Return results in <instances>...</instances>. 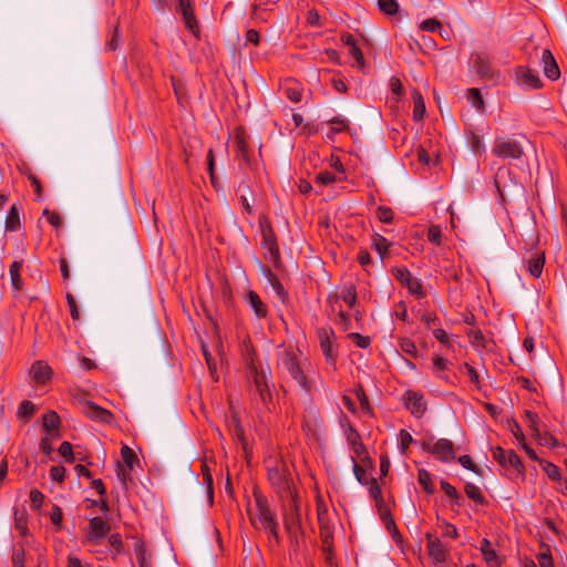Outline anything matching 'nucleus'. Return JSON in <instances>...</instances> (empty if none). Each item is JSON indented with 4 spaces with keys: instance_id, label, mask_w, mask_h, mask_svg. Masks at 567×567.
<instances>
[{
    "instance_id": "f257e3e1",
    "label": "nucleus",
    "mask_w": 567,
    "mask_h": 567,
    "mask_svg": "<svg viewBox=\"0 0 567 567\" xmlns=\"http://www.w3.org/2000/svg\"><path fill=\"white\" fill-rule=\"evenodd\" d=\"M309 367L310 363L307 360L300 361L291 349H285L279 355V371L290 377L307 393L311 391L310 382L307 379Z\"/></svg>"
},
{
    "instance_id": "f03ea898",
    "label": "nucleus",
    "mask_w": 567,
    "mask_h": 567,
    "mask_svg": "<svg viewBox=\"0 0 567 567\" xmlns=\"http://www.w3.org/2000/svg\"><path fill=\"white\" fill-rule=\"evenodd\" d=\"M254 498L255 506L248 508L250 523L254 527H260L268 530L276 543H278V524L269 508L267 498L257 491L254 492Z\"/></svg>"
},
{
    "instance_id": "7ed1b4c3",
    "label": "nucleus",
    "mask_w": 567,
    "mask_h": 567,
    "mask_svg": "<svg viewBox=\"0 0 567 567\" xmlns=\"http://www.w3.org/2000/svg\"><path fill=\"white\" fill-rule=\"evenodd\" d=\"M268 480L282 503L286 502V497H291L292 494L297 493L291 473L284 463H278L269 468Z\"/></svg>"
},
{
    "instance_id": "20e7f679",
    "label": "nucleus",
    "mask_w": 567,
    "mask_h": 567,
    "mask_svg": "<svg viewBox=\"0 0 567 567\" xmlns=\"http://www.w3.org/2000/svg\"><path fill=\"white\" fill-rule=\"evenodd\" d=\"M258 225L262 238L261 248L264 249V256L266 259L277 264L280 259V250L271 223L266 215H260L258 218Z\"/></svg>"
},
{
    "instance_id": "39448f33",
    "label": "nucleus",
    "mask_w": 567,
    "mask_h": 567,
    "mask_svg": "<svg viewBox=\"0 0 567 567\" xmlns=\"http://www.w3.org/2000/svg\"><path fill=\"white\" fill-rule=\"evenodd\" d=\"M285 508V526L288 533H296L300 528L301 514H300V498L297 493L292 494L291 497H286V502L282 503Z\"/></svg>"
},
{
    "instance_id": "423d86ee",
    "label": "nucleus",
    "mask_w": 567,
    "mask_h": 567,
    "mask_svg": "<svg viewBox=\"0 0 567 567\" xmlns=\"http://www.w3.org/2000/svg\"><path fill=\"white\" fill-rule=\"evenodd\" d=\"M422 449L433 454L443 463H450L455 460L454 444L447 439H440L434 444L424 442Z\"/></svg>"
},
{
    "instance_id": "0eeeda50",
    "label": "nucleus",
    "mask_w": 567,
    "mask_h": 567,
    "mask_svg": "<svg viewBox=\"0 0 567 567\" xmlns=\"http://www.w3.org/2000/svg\"><path fill=\"white\" fill-rule=\"evenodd\" d=\"M493 153L495 156L501 158H513L517 159L523 155L522 145L512 138L499 137L496 138L495 145L493 147Z\"/></svg>"
},
{
    "instance_id": "6e6552de",
    "label": "nucleus",
    "mask_w": 567,
    "mask_h": 567,
    "mask_svg": "<svg viewBox=\"0 0 567 567\" xmlns=\"http://www.w3.org/2000/svg\"><path fill=\"white\" fill-rule=\"evenodd\" d=\"M473 68L483 79L496 81L499 76V72L493 68L489 56L483 52L474 55Z\"/></svg>"
},
{
    "instance_id": "1a4fd4ad",
    "label": "nucleus",
    "mask_w": 567,
    "mask_h": 567,
    "mask_svg": "<svg viewBox=\"0 0 567 567\" xmlns=\"http://www.w3.org/2000/svg\"><path fill=\"white\" fill-rule=\"evenodd\" d=\"M427 555L434 565H442L447 560L450 550L439 538H433L431 534H426Z\"/></svg>"
},
{
    "instance_id": "9d476101",
    "label": "nucleus",
    "mask_w": 567,
    "mask_h": 567,
    "mask_svg": "<svg viewBox=\"0 0 567 567\" xmlns=\"http://www.w3.org/2000/svg\"><path fill=\"white\" fill-rule=\"evenodd\" d=\"M83 413L91 420L105 424H111L114 421V415L111 411L99 406L92 401L83 402Z\"/></svg>"
},
{
    "instance_id": "9b49d317",
    "label": "nucleus",
    "mask_w": 567,
    "mask_h": 567,
    "mask_svg": "<svg viewBox=\"0 0 567 567\" xmlns=\"http://www.w3.org/2000/svg\"><path fill=\"white\" fill-rule=\"evenodd\" d=\"M177 11L182 14L186 28L197 37L199 33V27L194 14L192 1L178 0Z\"/></svg>"
},
{
    "instance_id": "f8f14e48",
    "label": "nucleus",
    "mask_w": 567,
    "mask_h": 567,
    "mask_svg": "<svg viewBox=\"0 0 567 567\" xmlns=\"http://www.w3.org/2000/svg\"><path fill=\"white\" fill-rule=\"evenodd\" d=\"M395 279L404 284L409 291L413 295L423 296V289L420 281L412 276L409 269L406 268H395L392 270Z\"/></svg>"
},
{
    "instance_id": "ddd939ff",
    "label": "nucleus",
    "mask_w": 567,
    "mask_h": 567,
    "mask_svg": "<svg viewBox=\"0 0 567 567\" xmlns=\"http://www.w3.org/2000/svg\"><path fill=\"white\" fill-rule=\"evenodd\" d=\"M405 406L411 411V413L421 417L426 411V402L422 393L415 391H406L404 394Z\"/></svg>"
},
{
    "instance_id": "4468645a",
    "label": "nucleus",
    "mask_w": 567,
    "mask_h": 567,
    "mask_svg": "<svg viewBox=\"0 0 567 567\" xmlns=\"http://www.w3.org/2000/svg\"><path fill=\"white\" fill-rule=\"evenodd\" d=\"M493 457L502 466H511L516 468L517 471H522L524 468L520 458L512 450L505 451L502 447H496L493 450Z\"/></svg>"
},
{
    "instance_id": "2eb2a0df",
    "label": "nucleus",
    "mask_w": 567,
    "mask_h": 567,
    "mask_svg": "<svg viewBox=\"0 0 567 567\" xmlns=\"http://www.w3.org/2000/svg\"><path fill=\"white\" fill-rule=\"evenodd\" d=\"M516 79L519 83L530 89L542 87V80L538 74L527 66H518L515 71Z\"/></svg>"
},
{
    "instance_id": "dca6fc26",
    "label": "nucleus",
    "mask_w": 567,
    "mask_h": 567,
    "mask_svg": "<svg viewBox=\"0 0 567 567\" xmlns=\"http://www.w3.org/2000/svg\"><path fill=\"white\" fill-rule=\"evenodd\" d=\"M110 530V525L101 517H93L90 519L87 539L90 542H97L103 538Z\"/></svg>"
},
{
    "instance_id": "f3484780",
    "label": "nucleus",
    "mask_w": 567,
    "mask_h": 567,
    "mask_svg": "<svg viewBox=\"0 0 567 567\" xmlns=\"http://www.w3.org/2000/svg\"><path fill=\"white\" fill-rule=\"evenodd\" d=\"M32 379L38 384L47 383L52 377L51 368L43 361H37L30 369Z\"/></svg>"
},
{
    "instance_id": "a211bd4d",
    "label": "nucleus",
    "mask_w": 567,
    "mask_h": 567,
    "mask_svg": "<svg viewBox=\"0 0 567 567\" xmlns=\"http://www.w3.org/2000/svg\"><path fill=\"white\" fill-rule=\"evenodd\" d=\"M246 302L252 309L258 319H264L268 315V308L260 297L252 290H249L245 298Z\"/></svg>"
},
{
    "instance_id": "6ab92c4d",
    "label": "nucleus",
    "mask_w": 567,
    "mask_h": 567,
    "mask_svg": "<svg viewBox=\"0 0 567 567\" xmlns=\"http://www.w3.org/2000/svg\"><path fill=\"white\" fill-rule=\"evenodd\" d=\"M247 374L254 386L269 383V369H265L260 363L248 368Z\"/></svg>"
},
{
    "instance_id": "aec40b11",
    "label": "nucleus",
    "mask_w": 567,
    "mask_h": 567,
    "mask_svg": "<svg viewBox=\"0 0 567 567\" xmlns=\"http://www.w3.org/2000/svg\"><path fill=\"white\" fill-rule=\"evenodd\" d=\"M542 61L544 63L545 75L550 80H557L560 75V71L554 55L548 49L543 50Z\"/></svg>"
},
{
    "instance_id": "412c9836",
    "label": "nucleus",
    "mask_w": 567,
    "mask_h": 567,
    "mask_svg": "<svg viewBox=\"0 0 567 567\" xmlns=\"http://www.w3.org/2000/svg\"><path fill=\"white\" fill-rule=\"evenodd\" d=\"M235 144L237 156L246 163H249L248 156V143L243 128H236L235 131Z\"/></svg>"
},
{
    "instance_id": "4be33fe9",
    "label": "nucleus",
    "mask_w": 567,
    "mask_h": 567,
    "mask_svg": "<svg viewBox=\"0 0 567 567\" xmlns=\"http://www.w3.org/2000/svg\"><path fill=\"white\" fill-rule=\"evenodd\" d=\"M545 264V255L543 252H536L532 255L527 260V270L535 277L539 278Z\"/></svg>"
},
{
    "instance_id": "5701e85b",
    "label": "nucleus",
    "mask_w": 567,
    "mask_h": 567,
    "mask_svg": "<svg viewBox=\"0 0 567 567\" xmlns=\"http://www.w3.org/2000/svg\"><path fill=\"white\" fill-rule=\"evenodd\" d=\"M264 275L267 278L268 284L271 286V288L278 296V298L281 301H285L288 295L278 277L270 269L264 270Z\"/></svg>"
},
{
    "instance_id": "b1692460",
    "label": "nucleus",
    "mask_w": 567,
    "mask_h": 567,
    "mask_svg": "<svg viewBox=\"0 0 567 567\" xmlns=\"http://www.w3.org/2000/svg\"><path fill=\"white\" fill-rule=\"evenodd\" d=\"M240 349H241V355H243L245 364H246V369L250 368L251 365L259 364V362L256 359L255 349L249 339H245L243 341Z\"/></svg>"
},
{
    "instance_id": "393cba45",
    "label": "nucleus",
    "mask_w": 567,
    "mask_h": 567,
    "mask_svg": "<svg viewBox=\"0 0 567 567\" xmlns=\"http://www.w3.org/2000/svg\"><path fill=\"white\" fill-rule=\"evenodd\" d=\"M371 246L374 249L381 259H384L389 248L391 247V243L380 234H373L371 237Z\"/></svg>"
},
{
    "instance_id": "a878e982",
    "label": "nucleus",
    "mask_w": 567,
    "mask_h": 567,
    "mask_svg": "<svg viewBox=\"0 0 567 567\" xmlns=\"http://www.w3.org/2000/svg\"><path fill=\"white\" fill-rule=\"evenodd\" d=\"M22 261H13L9 267L11 286L14 291H20L22 288V280L20 277V270L22 268Z\"/></svg>"
},
{
    "instance_id": "bb28decb",
    "label": "nucleus",
    "mask_w": 567,
    "mask_h": 567,
    "mask_svg": "<svg viewBox=\"0 0 567 567\" xmlns=\"http://www.w3.org/2000/svg\"><path fill=\"white\" fill-rule=\"evenodd\" d=\"M21 221H20V215L19 209L16 205H12L8 212L7 218H6V229L9 231H16L20 228Z\"/></svg>"
},
{
    "instance_id": "cd10ccee",
    "label": "nucleus",
    "mask_w": 567,
    "mask_h": 567,
    "mask_svg": "<svg viewBox=\"0 0 567 567\" xmlns=\"http://www.w3.org/2000/svg\"><path fill=\"white\" fill-rule=\"evenodd\" d=\"M413 120L421 121L425 114V104L424 100L419 91H413Z\"/></svg>"
},
{
    "instance_id": "c85d7f7f",
    "label": "nucleus",
    "mask_w": 567,
    "mask_h": 567,
    "mask_svg": "<svg viewBox=\"0 0 567 567\" xmlns=\"http://www.w3.org/2000/svg\"><path fill=\"white\" fill-rule=\"evenodd\" d=\"M254 388H255L256 393L259 396V400H260L262 406L266 410H270V408L272 405V394H271V390H270V384L266 383L265 385L254 386Z\"/></svg>"
},
{
    "instance_id": "c756f323",
    "label": "nucleus",
    "mask_w": 567,
    "mask_h": 567,
    "mask_svg": "<svg viewBox=\"0 0 567 567\" xmlns=\"http://www.w3.org/2000/svg\"><path fill=\"white\" fill-rule=\"evenodd\" d=\"M43 429L47 432L58 431L60 426V416L55 411H49L42 416Z\"/></svg>"
},
{
    "instance_id": "7c9ffc66",
    "label": "nucleus",
    "mask_w": 567,
    "mask_h": 567,
    "mask_svg": "<svg viewBox=\"0 0 567 567\" xmlns=\"http://www.w3.org/2000/svg\"><path fill=\"white\" fill-rule=\"evenodd\" d=\"M481 551H482V555L487 564H489V565L498 564V558H497L496 551L493 548L492 543L487 538H484L481 542Z\"/></svg>"
},
{
    "instance_id": "2f4dec72",
    "label": "nucleus",
    "mask_w": 567,
    "mask_h": 567,
    "mask_svg": "<svg viewBox=\"0 0 567 567\" xmlns=\"http://www.w3.org/2000/svg\"><path fill=\"white\" fill-rule=\"evenodd\" d=\"M450 367V362L447 359L441 357V355H434L433 357V372L435 375L443 380H449L447 377L441 374V372L447 370Z\"/></svg>"
},
{
    "instance_id": "473e14b6",
    "label": "nucleus",
    "mask_w": 567,
    "mask_h": 567,
    "mask_svg": "<svg viewBox=\"0 0 567 567\" xmlns=\"http://www.w3.org/2000/svg\"><path fill=\"white\" fill-rule=\"evenodd\" d=\"M464 491L468 498H471L475 503L484 504L485 498H484L483 494L481 493V489L478 488V486H476L473 483H466L464 486Z\"/></svg>"
},
{
    "instance_id": "72a5a7b5",
    "label": "nucleus",
    "mask_w": 567,
    "mask_h": 567,
    "mask_svg": "<svg viewBox=\"0 0 567 567\" xmlns=\"http://www.w3.org/2000/svg\"><path fill=\"white\" fill-rule=\"evenodd\" d=\"M341 298L350 308H352L357 302V290L354 285L349 284L344 286L341 292Z\"/></svg>"
},
{
    "instance_id": "f704fd0d",
    "label": "nucleus",
    "mask_w": 567,
    "mask_h": 567,
    "mask_svg": "<svg viewBox=\"0 0 567 567\" xmlns=\"http://www.w3.org/2000/svg\"><path fill=\"white\" fill-rule=\"evenodd\" d=\"M319 338H320V347L323 352V354L327 357V359L332 360V346L329 339V334L327 330H320L319 331Z\"/></svg>"
},
{
    "instance_id": "c9c22d12",
    "label": "nucleus",
    "mask_w": 567,
    "mask_h": 567,
    "mask_svg": "<svg viewBox=\"0 0 567 567\" xmlns=\"http://www.w3.org/2000/svg\"><path fill=\"white\" fill-rule=\"evenodd\" d=\"M35 413V405L29 401L24 400L20 403L18 408V417L29 420Z\"/></svg>"
},
{
    "instance_id": "e433bc0d",
    "label": "nucleus",
    "mask_w": 567,
    "mask_h": 567,
    "mask_svg": "<svg viewBox=\"0 0 567 567\" xmlns=\"http://www.w3.org/2000/svg\"><path fill=\"white\" fill-rule=\"evenodd\" d=\"M121 456H122L124 464L127 466L128 470H133L134 464L138 462L136 454L127 445L122 446Z\"/></svg>"
},
{
    "instance_id": "4c0bfd02",
    "label": "nucleus",
    "mask_w": 567,
    "mask_h": 567,
    "mask_svg": "<svg viewBox=\"0 0 567 567\" xmlns=\"http://www.w3.org/2000/svg\"><path fill=\"white\" fill-rule=\"evenodd\" d=\"M417 481H419V484L424 488V491L427 494H432L434 492L433 484L431 481V475L426 470H424V468L419 470Z\"/></svg>"
},
{
    "instance_id": "58836bf2",
    "label": "nucleus",
    "mask_w": 567,
    "mask_h": 567,
    "mask_svg": "<svg viewBox=\"0 0 567 567\" xmlns=\"http://www.w3.org/2000/svg\"><path fill=\"white\" fill-rule=\"evenodd\" d=\"M284 92H285V95L291 102L298 103L301 101L302 92H301V89L299 87V85H297L296 83L286 85L284 89Z\"/></svg>"
},
{
    "instance_id": "ea45409f",
    "label": "nucleus",
    "mask_w": 567,
    "mask_h": 567,
    "mask_svg": "<svg viewBox=\"0 0 567 567\" xmlns=\"http://www.w3.org/2000/svg\"><path fill=\"white\" fill-rule=\"evenodd\" d=\"M379 508L381 519L384 522L386 529L393 532V537L396 538V536H399V532L390 512L388 509H383L381 506H379Z\"/></svg>"
},
{
    "instance_id": "a19ab883",
    "label": "nucleus",
    "mask_w": 567,
    "mask_h": 567,
    "mask_svg": "<svg viewBox=\"0 0 567 567\" xmlns=\"http://www.w3.org/2000/svg\"><path fill=\"white\" fill-rule=\"evenodd\" d=\"M466 334H467L470 342L473 347L485 348V338L481 330L471 329L467 331Z\"/></svg>"
},
{
    "instance_id": "79ce46f5",
    "label": "nucleus",
    "mask_w": 567,
    "mask_h": 567,
    "mask_svg": "<svg viewBox=\"0 0 567 567\" xmlns=\"http://www.w3.org/2000/svg\"><path fill=\"white\" fill-rule=\"evenodd\" d=\"M378 6L379 9L388 16H393L399 11V4L396 0H379Z\"/></svg>"
},
{
    "instance_id": "37998d69",
    "label": "nucleus",
    "mask_w": 567,
    "mask_h": 567,
    "mask_svg": "<svg viewBox=\"0 0 567 567\" xmlns=\"http://www.w3.org/2000/svg\"><path fill=\"white\" fill-rule=\"evenodd\" d=\"M377 217L378 219L381 221V223H384V224H390L393 221V218H394V213L392 210V208L390 207H386V206H379L377 208Z\"/></svg>"
},
{
    "instance_id": "c03bdc74",
    "label": "nucleus",
    "mask_w": 567,
    "mask_h": 567,
    "mask_svg": "<svg viewBox=\"0 0 567 567\" xmlns=\"http://www.w3.org/2000/svg\"><path fill=\"white\" fill-rule=\"evenodd\" d=\"M427 239L430 243L435 245H441L442 243V231L440 226L431 225L427 229Z\"/></svg>"
},
{
    "instance_id": "a18cd8bd",
    "label": "nucleus",
    "mask_w": 567,
    "mask_h": 567,
    "mask_svg": "<svg viewBox=\"0 0 567 567\" xmlns=\"http://www.w3.org/2000/svg\"><path fill=\"white\" fill-rule=\"evenodd\" d=\"M467 97L471 101L473 106H475L478 110H483L484 101H483V97H482L478 89H474V87L470 89Z\"/></svg>"
},
{
    "instance_id": "49530a36",
    "label": "nucleus",
    "mask_w": 567,
    "mask_h": 567,
    "mask_svg": "<svg viewBox=\"0 0 567 567\" xmlns=\"http://www.w3.org/2000/svg\"><path fill=\"white\" fill-rule=\"evenodd\" d=\"M400 349L404 353L410 354L412 357H416V354H417V349H416L415 343L411 339H408V338H403L400 340Z\"/></svg>"
},
{
    "instance_id": "de8ad7c7",
    "label": "nucleus",
    "mask_w": 567,
    "mask_h": 567,
    "mask_svg": "<svg viewBox=\"0 0 567 567\" xmlns=\"http://www.w3.org/2000/svg\"><path fill=\"white\" fill-rule=\"evenodd\" d=\"M60 455L68 463L74 462V454L72 451V445L69 442H63L59 447Z\"/></svg>"
},
{
    "instance_id": "09e8293b",
    "label": "nucleus",
    "mask_w": 567,
    "mask_h": 567,
    "mask_svg": "<svg viewBox=\"0 0 567 567\" xmlns=\"http://www.w3.org/2000/svg\"><path fill=\"white\" fill-rule=\"evenodd\" d=\"M369 492L370 495L377 501L378 506H381L383 503V498L381 496V487L375 478L371 480Z\"/></svg>"
},
{
    "instance_id": "8fccbe9b",
    "label": "nucleus",
    "mask_w": 567,
    "mask_h": 567,
    "mask_svg": "<svg viewBox=\"0 0 567 567\" xmlns=\"http://www.w3.org/2000/svg\"><path fill=\"white\" fill-rule=\"evenodd\" d=\"M329 122L334 133H341L348 128V121L343 117H333Z\"/></svg>"
},
{
    "instance_id": "3c124183",
    "label": "nucleus",
    "mask_w": 567,
    "mask_h": 567,
    "mask_svg": "<svg viewBox=\"0 0 567 567\" xmlns=\"http://www.w3.org/2000/svg\"><path fill=\"white\" fill-rule=\"evenodd\" d=\"M441 488L450 498H452L456 503H458L460 494H458V492L456 491V488L453 485H451L446 481H442L441 482Z\"/></svg>"
},
{
    "instance_id": "603ef678",
    "label": "nucleus",
    "mask_w": 567,
    "mask_h": 567,
    "mask_svg": "<svg viewBox=\"0 0 567 567\" xmlns=\"http://www.w3.org/2000/svg\"><path fill=\"white\" fill-rule=\"evenodd\" d=\"M413 442L412 435L406 430L400 431V449L405 453L411 443Z\"/></svg>"
},
{
    "instance_id": "864d4df0",
    "label": "nucleus",
    "mask_w": 567,
    "mask_h": 567,
    "mask_svg": "<svg viewBox=\"0 0 567 567\" xmlns=\"http://www.w3.org/2000/svg\"><path fill=\"white\" fill-rule=\"evenodd\" d=\"M525 415L529 422V429L532 430L533 434L538 436L539 435V429H538V415L534 412L526 411Z\"/></svg>"
},
{
    "instance_id": "5fc2aeb1",
    "label": "nucleus",
    "mask_w": 567,
    "mask_h": 567,
    "mask_svg": "<svg viewBox=\"0 0 567 567\" xmlns=\"http://www.w3.org/2000/svg\"><path fill=\"white\" fill-rule=\"evenodd\" d=\"M64 476H65V468L61 465H56V466H52L50 468V477L58 482V483H62L64 481Z\"/></svg>"
},
{
    "instance_id": "6e6d98bb",
    "label": "nucleus",
    "mask_w": 567,
    "mask_h": 567,
    "mask_svg": "<svg viewBox=\"0 0 567 567\" xmlns=\"http://www.w3.org/2000/svg\"><path fill=\"white\" fill-rule=\"evenodd\" d=\"M349 53L355 60L358 68L363 69L365 63L361 49L358 45L349 48Z\"/></svg>"
},
{
    "instance_id": "4d7b16f0",
    "label": "nucleus",
    "mask_w": 567,
    "mask_h": 567,
    "mask_svg": "<svg viewBox=\"0 0 567 567\" xmlns=\"http://www.w3.org/2000/svg\"><path fill=\"white\" fill-rule=\"evenodd\" d=\"M66 301H68V305H69V308H70V315H71V318L73 320H79L80 319V312H79V309H78V306H76V301L74 299V297L71 295V293H66Z\"/></svg>"
},
{
    "instance_id": "13d9d810",
    "label": "nucleus",
    "mask_w": 567,
    "mask_h": 567,
    "mask_svg": "<svg viewBox=\"0 0 567 567\" xmlns=\"http://www.w3.org/2000/svg\"><path fill=\"white\" fill-rule=\"evenodd\" d=\"M546 551L545 553H539L537 555V560H538V564L540 567H553V558H551V555L549 553V548L546 547Z\"/></svg>"
},
{
    "instance_id": "bf43d9fd",
    "label": "nucleus",
    "mask_w": 567,
    "mask_h": 567,
    "mask_svg": "<svg viewBox=\"0 0 567 567\" xmlns=\"http://www.w3.org/2000/svg\"><path fill=\"white\" fill-rule=\"evenodd\" d=\"M24 174L27 175L28 179L30 181L31 185L33 186L37 197L40 198L42 196V186H41L40 181L30 171L24 172Z\"/></svg>"
},
{
    "instance_id": "052dcab7",
    "label": "nucleus",
    "mask_w": 567,
    "mask_h": 567,
    "mask_svg": "<svg viewBox=\"0 0 567 567\" xmlns=\"http://www.w3.org/2000/svg\"><path fill=\"white\" fill-rule=\"evenodd\" d=\"M351 340L357 344L359 348H368L370 346V338L365 336H361L360 333H351L349 336Z\"/></svg>"
},
{
    "instance_id": "680f3d73",
    "label": "nucleus",
    "mask_w": 567,
    "mask_h": 567,
    "mask_svg": "<svg viewBox=\"0 0 567 567\" xmlns=\"http://www.w3.org/2000/svg\"><path fill=\"white\" fill-rule=\"evenodd\" d=\"M544 471L550 480L556 481L560 478L559 468L553 463L547 462L544 466Z\"/></svg>"
},
{
    "instance_id": "e2e57ef3",
    "label": "nucleus",
    "mask_w": 567,
    "mask_h": 567,
    "mask_svg": "<svg viewBox=\"0 0 567 567\" xmlns=\"http://www.w3.org/2000/svg\"><path fill=\"white\" fill-rule=\"evenodd\" d=\"M420 28L422 30L433 32L441 28V22L436 19H426L421 22Z\"/></svg>"
},
{
    "instance_id": "0e129e2a",
    "label": "nucleus",
    "mask_w": 567,
    "mask_h": 567,
    "mask_svg": "<svg viewBox=\"0 0 567 567\" xmlns=\"http://www.w3.org/2000/svg\"><path fill=\"white\" fill-rule=\"evenodd\" d=\"M470 143H471V147L474 152L480 153L485 150V145H484L482 137L474 133H472V135H471Z\"/></svg>"
},
{
    "instance_id": "69168bd1",
    "label": "nucleus",
    "mask_w": 567,
    "mask_h": 567,
    "mask_svg": "<svg viewBox=\"0 0 567 567\" xmlns=\"http://www.w3.org/2000/svg\"><path fill=\"white\" fill-rule=\"evenodd\" d=\"M43 215L47 216L48 221L50 225H52L54 228H59L61 226V217L55 212H50L49 209L43 210Z\"/></svg>"
},
{
    "instance_id": "338daca9",
    "label": "nucleus",
    "mask_w": 567,
    "mask_h": 567,
    "mask_svg": "<svg viewBox=\"0 0 567 567\" xmlns=\"http://www.w3.org/2000/svg\"><path fill=\"white\" fill-rule=\"evenodd\" d=\"M336 181H337L336 176L329 172H321V173L317 174V176H316V182L320 183L322 185H328Z\"/></svg>"
},
{
    "instance_id": "774afa93",
    "label": "nucleus",
    "mask_w": 567,
    "mask_h": 567,
    "mask_svg": "<svg viewBox=\"0 0 567 567\" xmlns=\"http://www.w3.org/2000/svg\"><path fill=\"white\" fill-rule=\"evenodd\" d=\"M433 336L436 340H439L441 343H443L446 347H451L450 338L447 332L444 329H434Z\"/></svg>"
}]
</instances>
